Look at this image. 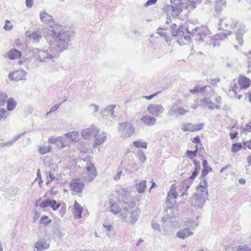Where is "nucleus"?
Segmentation results:
<instances>
[{"mask_svg":"<svg viewBox=\"0 0 251 251\" xmlns=\"http://www.w3.org/2000/svg\"><path fill=\"white\" fill-rule=\"evenodd\" d=\"M50 31V35L55 43V45H52L53 48L60 54L67 50L74 32L72 30L65 29L62 25L58 24L51 26Z\"/></svg>","mask_w":251,"mask_h":251,"instance_id":"nucleus-1","label":"nucleus"},{"mask_svg":"<svg viewBox=\"0 0 251 251\" xmlns=\"http://www.w3.org/2000/svg\"><path fill=\"white\" fill-rule=\"evenodd\" d=\"M135 203L136 201L134 200L131 201L129 205H127V204H125L124 205H122L123 211L121 215L125 221L133 224L137 220L139 210H132V207L135 205Z\"/></svg>","mask_w":251,"mask_h":251,"instance_id":"nucleus-2","label":"nucleus"},{"mask_svg":"<svg viewBox=\"0 0 251 251\" xmlns=\"http://www.w3.org/2000/svg\"><path fill=\"white\" fill-rule=\"evenodd\" d=\"M251 85V79L244 75H240L237 78L233 79L230 84L229 90L237 94L242 90L248 89Z\"/></svg>","mask_w":251,"mask_h":251,"instance_id":"nucleus-3","label":"nucleus"},{"mask_svg":"<svg viewBox=\"0 0 251 251\" xmlns=\"http://www.w3.org/2000/svg\"><path fill=\"white\" fill-rule=\"evenodd\" d=\"M37 59L40 62H48L53 58H57L60 53L52 45L47 50H38Z\"/></svg>","mask_w":251,"mask_h":251,"instance_id":"nucleus-4","label":"nucleus"},{"mask_svg":"<svg viewBox=\"0 0 251 251\" xmlns=\"http://www.w3.org/2000/svg\"><path fill=\"white\" fill-rule=\"evenodd\" d=\"M204 186L201 183L191 198L192 206L201 208L204 204Z\"/></svg>","mask_w":251,"mask_h":251,"instance_id":"nucleus-5","label":"nucleus"},{"mask_svg":"<svg viewBox=\"0 0 251 251\" xmlns=\"http://www.w3.org/2000/svg\"><path fill=\"white\" fill-rule=\"evenodd\" d=\"M116 191L117 194V199L119 201L123 202L122 205L125 204L129 205L130 201H129L128 197L130 195V191L127 188L122 187L120 186H117Z\"/></svg>","mask_w":251,"mask_h":251,"instance_id":"nucleus-6","label":"nucleus"},{"mask_svg":"<svg viewBox=\"0 0 251 251\" xmlns=\"http://www.w3.org/2000/svg\"><path fill=\"white\" fill-rule=\"evenodd\" d=\"M118 130L121 132V136L123 137H129L135 131L134 127L129 123H120L119 124Z\"/></svg>","mask_w":251,"mask_h":251,"instance_id":"nucleus-7","label":"nucleus"},{"mask_svg":"<svg viewBox=\"0 0 251 251\" xmlns=\"http://www.w3.org/2000/svg\"><path fill=\"white\" fill-rule=\"evenodd\" d=\"M85 168L87 173L84 176L83 179L85 182L89 183L92 181L97 175V172L93 163L87 162Z\"/></svg>","mask_w":251,"mask_h":251,"instance_id":"nucleus-8","label":"nucleus"},{"mask_svg":"<svg viewBox=\"0 0 251 251\" xmlns=\"http://www.w3.org/2000/svg\"><path fill=\"white\" fill-rule=\"evenodd\" d=\"M187 112H188V110L179 106L176 103H174L169 108L167 114L168 116H175L178 117L185 115Z\"/></svg>","mask_w":251,"mask_h":251,"instance_id":"nucleus-9","label":"nucleus"},{"mask_svg":"<svg viewBox=\"0 0 251 251\" xmlns=\"http://www.w3.org/2000/svg\"><path fill=\"white\" fill-rule=\"evenodd\" d=\"M99 133L98 128L95 126H92L90 128L82 130L81 135L84 139H90L94 137L96 133Z\"/></svg>","mask_w":251,"mask_h":251,"instance_id":"nucleus-10","label":"nucleus"},{"mask_svg":"<svg viewBox=\"0 0 251 251\" xmlns=\"http://www.w3.org/2000/svg\"><path fill=\"white\" fill-rule=\"evenodd\" d=\"M67 140L61 136L54 137L51 136L48 139V142L50 144H55L58 149H61L66 147L65 143Z\"/></svg>","mask_w":251,"mask_h":251,"instance_id":"nucleus-11","label":"nucleus"},{"mask_svg":"<svg viewBox=\"0 0 251 251\" xmlns=\"http://www.w3.org/2000/svg\"><path fill=\"white\" fill-rule=\"evenodd\" d=\"M147 109L151 114L156 117L161 114L164 111V107L161 104H150Z\"/></svg>","mask_w":251,"mask_h":251,"instance_id":"nucleus-12","label":"nucleus"},{"mask_svg":"<svg viewBox=\"0 0 251 251\" xmlns=\"http://www.w3.org/2000/svg\"><path fill=\"white\" fill-rule=\"evenodd\" d=\"M71 189L76 193H81L84 187V184L80 179H74L70 184Z\"/></svg>","mask_w":251,"mask_h":251,"instance_id":"nucleus-13","label":"nucleus"},{"mask_svg":"<svg viewBox=\"0 0 251 251\" xmlns=\"http://www.w3.org/2000/svg\"><path fill=\"white\" fill-rule=\"evenodd\" d=\"M203 125L202 123L196 125H193L191 123L183 124L181 126V129L184 132L187 131H196L201 130Z\"/></svg>","mask_w":251,"mask_h":251,"instance_id":"nucleus-14","label":"nucleus"},{"mask_svg":"<svg viewBox=\"0 0 251 251\" xmlns=\"http://www.w3.org/2000/svg\"><path fill=\"white\" fill-rule=\"evenodd\" d=\"M22 56V52L17 49H12L3 55L4 57L14 60L19 58Z\"/></svg>","mask_w":251,"mask_h":251,"instance_id":"nucleus-15","label":"nucleus"},{"mask_svg":"<svg viewBox=\"0 0 251 251\" xmlns=\"http://www.w3.org/2000/svg\"><path fill=\"white\" fill-rule=\"evenodd\" d=\"M220 101L215 98H212L210 100H206L205 101V106L209 109L218 108L220 106Z\"/></svg>","mask_w":251,"mask_h":251,"instance_id":"nucleus-16","label":"nucleus"},{"mask_svg":"<svg viewBox=\"0 0 251 251\" xmlns=\"http://www.w3.org/2000/svg\"><path fill=\"white\" fill-rule=\"evenodd\" d=\"M95 140L93 144V147H96L98 145H101L105 141L106 138V133L104 132L100 134L96 133Z\"/></svg>","mask_w":251,"mask_h":251,"instance_id":"nucleus-17","label":"nucleus"},{"mask_svg":"<svg viewBox=\"0 0 251 251\" xmlns=\"http://www.w3.org/2000/svg\"><path fill=\"white\" fill-rule=\"evenodd\" d=\"M115 105H110L106 107L101 112V115L103 117H112L114 118V109L115 107Z\"/></svg>","mask_w":251,"mask_h":251,"instance_id":"nucleus-18","label":"nucleus"},{"mask_svg":"<svg viewBox=\"0 0 251 251\" xmlns=\"http://www.w3.org/2000/svg\"><path fill=\"white\" fill-rule=\"evenodd\" d=\"M40 17L41 21L44 23L49 24L50 27L54 26V25H52V24L53 23L52 17L47 14L45 11L41 12Z\"/></svg>","mask_w":251,"mask_h":251,"instance_id":"nucleus-19","label":"nucleus"},{"mask_svg":"<svg viewBox=\"0 0 251 251\" xmlns=\"http://www.w3.org/2000/svg\"><path fill=\"white\" fill-rule=\"evenodd\" d=\"M193 234V232L190 231V230L188 228H184L182 229L179 230L177 233V236L179 238L184 239L186 238H187L190 235H192Z\"/></svg>","mask_w":251,"mask_h":251,"instance_id":"nucleus-20","label":"nucleus"},{"mask_svg":"<svg viewBox=\"0 0 251 251\" xmlns=\"http://www.w3.org/2000/svg\"><path fill=\"white\" fill-rule=\"evenodd\" d=\"M142 121L146 125L151 126L155 124L156 119L152 116L150 115H146L141 119Z\"/></svg>","mask_w":251,"mask_h":251,"instance_id":"nucleus-21","label":"nucleus"},{"mask_svg":"<svg viewBox=\"0 0 251 251\" xmlns=\"http://www.w3.org/2000/svg\"><path fill=\"white\" fill-rule=\"evenodd\" d=\"M49 247V244L45 239L39 240L36 244L35 248L37 251H42L47 249Z\"/></svg>","mask_w":251,"mask_h":251,"instance_id":"nucleus-22","label":"nucleus"},{"mask_svg":"<svg viewBox=\"0 0 251 251\" xmlns=\"http://www.w3.org/2000/svg\"><path fill=\"white\" fill-rule=\"evenodd\" d=\"M181 0H171V3L172 5L176 10V12L180 13L182 11V4L183 2H181Z\"/></svg>","mask_w":251,"mask_h":251,"instance_id":"nucleus-23","label":"nucleus"},{"mask_svg":"<svg viewBox=\"0 0 251 251\" xmlns=\"http://www.w3.org/2000/svg\"><path fill=\"white\" fill-rule=\"evenodd\" d=\"M65 136L73 142H76L78 141L79 133L77 131H74L65 134Z\"/></svg>","mask_w":251,"mask_h":251,"instance_id":"nucleus-24","label":"nucleus"},{"mask_svg":"<svg viewBox=\"0 0 251 251\" xmlns=\"http://www.w3.org/2000/svg\"><path fill=\"white\" fill-rule=\"evenodd\" d=\"M26 35L29 37L30 39H32V42L35 43L39 42L42 38L41 35L37 32H32L29 34H28V33L26 32Z\"/></svg>","mask_w":251,"mask_h":251,"instance_id":"nucleus-25","label":"nucleus"},{"mask_svg":"<svg viewBox=\"0 0 251 251\" xmlns=\"http://www.w3.org/2000/svg\"><path fill=\"white\" fill-rule=\"evenodd\" d=\"M6 102L7 103V110L8 111L14 110L17 104L14 99L12 98L7 99Z\"/></svg>","mask_w":251,"mask_h":251,"instance_id":"nucleus-26","label":"nucleus"},{"mask_svg":"<svg viewBox=\"0 0 251 251\" xmlns=\"http://www.w3.org/2000/svg\"><path fill=\"white\" fill-rule=\"evenodd\" d=\"M146 187V181L142 180L136 186L137 191L139 193H143Z\"/></svg>","mask_w":251,"mask_h":251,"instance_id":"nucleus-27","label":"nucleus"},{"mask_svg":"<svg viewBox=\"0 0 251 251\" xmlns=\"http://www.w3.org/2000/svg\"><path fill=\"white\" fill-rule=\"evenodd\" d=\"M176 25L175 24H174L171 26V34L173 36H176L180 34V32H182L183 33V31H182V29L181 27L180 28H178L176 29Z\"/></svg>","mask_w":251,"mask_h":251,"instance_id":"nucleus-28","label":"nucleus"},{"mask_svg":"<svg viewBox=\"0 0 251 251\" xmlns=\"http://www.w3.org/2000/svg\"><path fill=\"white\" fill-rule=\"evenodd\" d=\"M177 196V194L175 190L174 185H173L170 189V192L168 193L167 200L169 201L170 199H176Z\"/></svg>","mask_w":251,"mask_h":251,"instance_id":"nucleus-29","label":"nucleus"},{"mask_svg":"<svg viewBox=\"0 0 251 251\" xmlns=\"http://www.w3.org/2000/svg\"><path fill=\"white\" fill-rule=\"evenodd\" d=\"M103 226L106 231V235L110 237V232L113 230L114 229L112 225L111 224H109L105 221L103 224Z\"/></svg>","mask_w":251,"mask_h":251,"instance_id":"nucleus-30","label":"nucleus"},{"mask_svg":"<svg viewBox=\"0 0 251 251\" xmlns=\"http://www.w3.org/2000/svg\"><path fill=\"white\" fill-rule=\"evenodd\" d=\"M7 98L8 96L5 93L0 92V106L4 105Z\"/></svg>","mask_w":251,"mask_h":251,"instance_id":"nucleus-31","label":"nucleus"},{"mask_svg":"<svg viewBox=\"0 0 251 251\" xmlns=\"http://www.w3.org/2000/svg\"><path fill=\"white\" fill-rule=\"evenodd\" d=\"M49 204L50 207H51L53 210H57L59 207L60 206V203H57L55 200H50L49 199Z\"/></svg>","mask_w":251,"mask_h":251,"instance_id":"nucleus-32","label":"nucleus"},{"mask_svg":"<svg viewBox=\"0 0 251 251\" xmlns=\"http://www.w3.org/2000/svg\"><path fill=\"white\" fill-rule=\"evenodd\" d=\"M203 92H204V86L201 87L198 85H196L193 89L190 90V92L191 94H197Z\"/></svg>","mask_w":251,"mask_h":251,"instance_id":"nucleus-33","label":"nucleus"},{"mask_svg":"<svg viewBox=\"0 0 251 251\" xmlns=\"http://www.w3.org/2000/svg\"><path fill=\"white\" fill-rule=\"evenodd\" d=\"M52 150V147L50 145L45 146L44 147H40L39 150V152L41 154H44L47 152L50 151Z\"/></svg>","mask_w":251,"mask_h":251,"instance_id":"nucleus-34","label":"nucleus"},{"mask_svg":"<svg viewBox=\"0 0 251 251\" xmlns=\"http://www.w3.org/2000/svg\"><path fill=\"white\" fill-rule=\"evenodd\" d=\"M110 210L114 214L120 212V208L117 203H112L110 207Z\"/></svg>","mask_w":251,"mask_h":251,"instance_id":"nucleus-35","label":"nucleus"},{"mask_svg":"<svg viewBox=\"0 0 251 251\" xmlns=\"http://www.w3.org/2000/svg\"><path fill=\"white\" fill-rule=\"evenodd\" d=\"M46 175L47 178L48 179V181H47V184H48L52 181L56 180V178L54 176V174L51 173V172H46Z\"/></svg>","mask_w":251,"mask_h":251,"instance_id":"nucleus-36","label":"nucleus"},{"mask_svg":"<svg viewBox=\"0 0 251 251\" xmlns=\"http://www.w3.org/2000/svg\"><path fill=\"white\" fill-rule=\"evenodd\" d=\"M242 148L240 143H234L231 146V151L233 152H236L240 151Z\"/></svg>","mask_w":251,"mask_h":251,"instance_id":"nucleus-37","label":"nucleus"},{"mask_svg":"<svg viewBox=\"0 0 251 251\" xmlns=\"http://www.w3.org/2000/svg\"><path fill=\"white\" fill-rule=\"evenodd\" d=\"M248 72L251 73V51L246 54Z\"/></svg>","mask_w":251,"mask_h":251,"instance_id":"nucleus-38","label":"nucleus"},{"mask_svg":"<svg viewBox=\"0 0 251 251\" xmlns=\"http://www.w3.org/2000/svg\"><path fill=\"white\" fill-rule=\"evenodd\" d=\"M208 82L209 83L210 87H214L217 86V84L220 82V79L218 77H214L212 78H210L209 80H208Z\"/></svg>","mask_w":251,"mask_h":251,"instance_id":"nucleus-39","label":"nucleus"},{"mask_svg":"<svg viewBox=\"0 0 251 251\" xmlns=\"http://www.w3.org/2000/svg\"><path fill=\"white\" fill-rule=\"evenodd\" d=\"M200 31V29L199 27H195L192 30V34L194 35L198 34V36H201V34ZM198 40L199 41L202 42L203 41V38L202 37H200Z\"/></svg>","mask_w":251,"mask_h":251,"instance_id":"nucleus-40","label":"nucleus"},{"mask_svg":"<svg viewBox=\"0 0 251 251\" xmlns=\"http://www.w3.org/2000/svg\"><path fill=\"white\" fill-rule=\"evenodd\" d=\"M133 145L135 147L138 148H142L146 149L147 146V144L146 142H142L139 141H134L133 142Z\"/></svg>","mask_w":251,"mask_h":251,"instance_id":"nucleus-41","label":"nucleus"},{"mask_svg":"<svg viewBox=\"0 0 251 251\" xmlns=\"http://www.w3.org/2000/svg\"><path fill=\"white\" fill-rule=\"evenodd\" d=\"M196 149L195 151H186V154L188 157H196L197 153L198 152V145H196Z\"/></svg>","mask_w":251,"mask_h":251,"instance_id":"nucleus-42","label":"nucleus"},{"mask_svg":"<svg viewBox=\"0 0 251 251\" xmlns=\"http://www.w3.org/2000/svg\"><path fill=\"white\" fill-rule=\"evenodd\" d=\"M8 115L9 114L5 108H0V120L2 119H6Z\"/></svg>","mask_w":251,"mask_h":251,"instance_id":"nucleus-43","label":"nucleus"},{"mask_svg":"<svg viewBox=\"0 0 251 251\" xmlns=\"http://www.w3.org/2000/svg\"><path fill=\"white\" fill-rule=\"evenodd\" d=\"M195 166H195V169L193 171L191 176H190L189 177V179H194L196 176L197 175L198 172L200 170V166H198L197 165V164L196 162H195Z\"/></svg>","mask_w":251,"mask_h":251,"instance_id":"nucleus-44","label":"nucleus"},{"mask_svg":"<svg viewBox=\"0 0 251 251\" xmlns=\"http://www.w3.org/2000/svg\"><path fill=\"white\" fill-rule=\"evenodd\" d=\"M235 251H251V249L245 246H239L236 248Z\"/></svg>","mask_w":251,"mask_h":251,"instance_id":"nucleus-45","label":"nucleus"},{"mask_svg":"<svg viewBox=\"0 0 251 251\" xmlns=\"http://www.w3.org/2000/svg\"><path fill=\"white\" fill-rule=\"evenodd\" d=\"M40 221L41 223L44 224L45 225H47L51 222V220H49L48 216H44L41 217Z\"/></svg>","mask_w":251,"mask_h":251,"instance_id":"nucleus-46","label":"nucleus"},{"mask_svg":"<svg viewBox=\"0 0 251 251\" xmlns=\"http://www.w3.org/2000/svg\"><path fill=\"white\" fill-rule=\"evenodd\" d=\"M193 142L194 143H196V145H198V148H199V146H200V150L201 149V147L202 145L201 143L200 138L199 136H197L195 138H194ZM200 151H201V150Z\"/></svg>","mask_w":251,"mask_h":251,"instance_id":"nucleus-47","label":"nucleus"},{"mask_svg":"<svg viewBox=\"0 0 251 251\" xmlns=\"http://www.w3.org/2000/svg\"><path fill=\"white\" fill-rule=\"evenodd\" d=\"M9 24H10V21L8 20H6L5 21V25H4L3 27V28L6 31H9L11 30L13 27L12 25H9Z\"/></svg>","mask_w":251,"mask_h":251,"instance_id":"nucleus-48","label":"nucleus"},{"mask_svg":"<svg viewBox=\"0 0 251 251\" xmlns=\"http://www.w3.org/2000/svg\"><path fill=\"white\" fill-rule=\"evenodd\" d=\"M17 73V72H16L15 73H11L8 75V77L9 79L10 80H18L20 79L17 76H14V75H16Z\"/></svg>","mask_w":251,"mask_h":251,"instance_id":"nucleus-49","label":"nucleus"},{"mask_svg":"<svg viewBox=\"0 0 251 251\" xmlns=\"http://www.w3.org/2000/svg\"><path fill=\"white\" fill-rule=\"evenodd\" d=\"M122 175L124 176V174H123V171H122L120 170L113 176V179L115 180H116V181L119 180L120 179L121 176Z\"/></svg>","mask_w":251,"mask_h":251,"instance_id":"nucleus-50","label":"nucleus"},{"mask_svg":"<svg viewBox=\"0 0 251 251\" xmlns=\"http://www.w3.org/2000/svg\"><path fill=\"white\" fill-rule=\"evenodd\" d=\"M82 212H83V210L74 211V215H75V217L76 219L81 218Z\"/></svg>","mask_w":251,"mask_h":251,"instance_id":"nucleus-51","label":"nucleus"},{"mask_svg":"<svg viewBox=\"0 0 251 251\" xmlns=\"http://www.w3.org/2000/svg\"><path fill=\"white\" fill-rule=\"evenodd\" d=\"M49 199H46L44 201L41 202L39 204V206L42 208H46L49 206Z\"/></svg>","mask_w":251,"mask_h":251,"instance_id":"nucleus-52","label":"nucleus"},{"mask_svg":"<svg viewBox=\"0 0 251 251\" xmlns=\"http://www.w3.org/2000/svg\"><path fill=\"white\" fill-rule=\"evenodd\" d=\"M151 226L152 228L154 230H157L158 231H160L161 230L160 225L156 223V222H152L151 224Z\"/></svg>","mask_w":251,"mask_h":251,"instance_id":"nucleus-53","label":"nucleus"},{"mask_svg":"<svg viewBox=\"0 0 251 251\" xmlns=\"http://www.w3.org/2000/svg\"><path fill=\"white\" fill-rule=\"evenodd\" d=\"M165 10L168 11H171V12H176V10L175 9V8L172 5H168L166 6L165 8Z\"/></svg>","mask_w":251,"mask_h":251,"instance_id":"nucleus-54","label":"nucleus"},{"mask_svg":"<svg viewBox=\"0 0 251 251\" xmlns=\"http://www.w3.org/2000/svg\"><path fill=\"white\" fill-rule=\"evenodd\" d=\"M74 206L75 211L83 210L82 207L76 201H75Z\"/></svg>","mask_w":251,"mask_h":251,"instance_id":"nucleus-55","label":"nucleus"},{"mask_svg":"<svg viewBox=\"0 0 251 251\" xmlns=\"http://www.w3.org/2000/svg\"><path fill=\"white\" fill-rule=\"evenodd\" d=\"M212 171V168L207 166V162L205 160V176L208 174V172Z\"/></svg>","mask_w":251,"mask_h":251,"instance_id":"nucleus-56","label":"nucleus"},{"mask_svg":"<svg viewBox=\"0 0 251 251\" xmlns=\"http://www.w3.org/2000/svg\"><path fill=\"white\" fill-rule=\"evenodd\" d=\"M21 136V134L15 136L12 139V141L7 142V144H9V145H12L14 142L18 140Z\"/></svg>","mask_w":251,"mask_h":251,"instance_id":"nucleus-57","label":"nucleus"},{"mask_svg":"<svg viewBox=\"0 0 251 251\" xmlns=\"http://www.w3.org/2000/svg\"><path fill=\"white\" fill-rule=\"evenodd\" d=\"M62 103V102H61L59 104H56L55 105H54L53 107H52L50 110V112H53L55 111L59 107V106Z\"/></svg>","mask_w":251,"mask_h":251,"instance_id":"nucleus-58","label":"nucleus"},{"mask_svg":"<svg viewBox=\"0 0 251 251\" xmlns=\"http://www.w3.org/2000/svg\"><path fill=\"white\" fill-rule=\"evenodd\" d=\"M157 0H148L147 2L145 3V6H147L151 5L154 4Z\"/></svg>","mask_w":251,"mask_h":251,"instance_id":"nucleus-59","label":"nucleus"},{"mask_svg":"<svg viewBox=\"0 0 251 251\" xmlns=\"http://www.w3.org/2000/svg\"><path fill=\"white\" fill-rule=\"evenodd\" d=\"M33 0H26L25 4L28 8H31L33 5Z\"/></svg>","mask_w":251,"mask_h":251,"instance_id":"nucleus-60","label":"nucleus"},{"mask_svg":"<svg viewBox=\"0 0 251 251\" xmlns=\"http://www.w3.org/2000/svg\"><path fill=\"white\" fill-rule=\"evenodd\" d=\"M238 134V133L237 132H231L229 133L230 137L231 139H233L235 138H236Z\"/></svg>","mask_w":251,"mask_h":251,"instance_id":"nucleus-61","label":"nucleus"},{"mask_svg":"<svg viewBox=\"0 0 251 251\" xmlns=\"http://www.w3.org/2000/svg\"><path fill=\"white\" fill-rule=\"evenodd\" d=\"M37 178L40 179V181L39 182V184L40 183V182H42L43 181L41 179V174L40 172V170L38 169L37 172Z\"/></svg>","mask_w":251,"mask_h":251,"instance_id":"nucleus-62","label":"nucleus"},{"mask_svg":"<svg viewBox=\"0 0 251 251\" xmlns=\"http://www.w3.org/2000/svg\"><path fill=\"white\" fill-rule=\"evenodd\" d=\"M91 107H94V113H97L99 110V106L95 104H92L90 105Z\"/></svg>","mask_w":251,"mask_h":251,"instance_id":"nucleus-63","label":"nucleus"},{"mask_svg":"<svg viewBox=\"0 0 251 251\" xmlns=\"http://www.w3.org/2000/svg\"><path fill=\"white\" fill-rule=\"evenodd\" d=\"M157 93H154L152 95H150V96H146L145 98L147 99V100H151V99H152L153 98H154L155 96H156L157 95Z\"/></svg>","mask_w":251,"mask_h":251,"instance_id":"nucleus-64","label":"nucleus"}]
</instances>
